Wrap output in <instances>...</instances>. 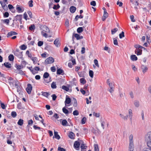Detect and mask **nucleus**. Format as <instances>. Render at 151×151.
<instances>
[{"label":"nucleus","mask_w":151,"mask_h":151,"mask_svg":"<svg viewBox=\"0 0 151 151\" xmlns=\"http://www.w3.org/2000/svg\"><path fill=\"white\" fill-rule=\"evenodd\" d=\"M145 140L148 147H151V131L147 133L145 136Z\"/></svg>","instance_id":"obj_1"},{"label":"nucleus","mask_w":151,"mask_h":151,"mask_svg":"<svg viewBox=\"0 0 151 151\" xmlns=\"http://www.w3.org/2000/svg\"><path fill=\"white\" fill-rule=\"evenodd\" d=\"M54 62V60L52 57H50L47 58L45 60V63L47 64H51L53 63Z\"/></svg>","instance_id":"obj_2"},{"label":"nucleus","mask_w":151,"mask_h":151,"mask_svg":"<svg viewBox=\"0 0 151 151\" xmlns=\"http://www.w3.org/2000/svg\"><path fill=\"white\" fill-rule=\"evenodd\" d=\"M32 87V85L29 83H28L27 85V87L26 88V91L28 94L31 93Z\"/></svg>","instance_id":"obj_3"},{"label":"nucleus","mask_w":151,"mask_h":151,"mask_svg":"<svg viewBox=\"0 0 151 151\" xmlns=\"http://www.w3.org/2000/svg\"><path fill=\"white\" fill-rule=\"evenodd\" d=\"M80 143L77 141L75 142L73 146L74 148H75L77 150H79L80 149Z\"/></svg>","instance_id":"obj_4"},{"label":"nucleus","mask_w":151,"mask_h":151,"mask_svg":"<svg viewBox=\"0 0 151 151\" xmlns=\"http://www.w3.org/2000/svg\"><path fill=\"white\" fill-rule=\"evenodd\" d=\"M109 16L108 13L106 12V10H104V14L102 17V20L103 21L105 20Z\"/></svg>","instance_id":"obj_5"},{"label":"nucleus","mask_w":151,"mask_h":151,"mask_svg":"<svg viewBox=\"0 0 151 151\" xmlns=\"http://www.w3.org/2000/svg\"><path fill=\"white\" fill-rule=\"evenodd\" d=\"M71 102V99L70 98L68 97V96L67 95L66 97L65 100V105L66 104H69Z\"/></svg>","instance_id":"obj_6"},{"label":"nucleus","mask_w":151,"mask_h":151,"mask_svg":"<svg viewBox=\"0 0 151 151\" xmlns=\"http://www.w3.org/2000/svg\"><path fill=\"white\" fill-rule=\"evenodd\" d=\"M22 16L21 15H17L14 18V19L16 20V22H17L18 20L19 22H21L22 23L21 20L22 19Z\"/></svg>","instance_id":"obj_7"},{"label":"nucleus","mask_w":151,"mask_h":151,"mask_svg":"<svg viewBox=\"0 0 151 151\" xmlns=\"http://www.w3.org/2000/svg\"><path fill=\"white\" fill-rule=\"evenodd\" d=\"M22 52H23L22 51L20 52H19V53L14 52V55L17 57L18 58H23L22 54Z\"/></svg>","instance_id":"obj_8"},{"label":"nucleus","mask_w":151,"mask_h":151,"mask_svg":"<svg viewBox=\"0 0 151 151\" xmlns=\"http://www.w3.org/2000/svg\"><path fill=\"white\" fill-rule=\"evenodd\" d=\"M17 33L16 32L12 31L8 33L7 35V37H9L10 36H12L13 35H17Z\"/></svg>","instance_id":"obj_9"},{"label":"nucleus","mask_w":151,"mask_h":151,"mask_svg":"<svg viewBox=\"0 0 151 151\" xmlns=\"http://www.w3.org/2000/svg\"><path fill=\"white\" fill-rule=\"evenodd\" d=\"M129 151H133L134 150V145L133 143H129Z\"/></svg>","instance_id":"obj_10"},{"label":"nucleus","mask_w":151,"mask_h":151,"mask_svg":"<svg viewBox=\"0 0 151 151\" xmlns=\"http://www.w3.org/2000/svg\"><path fill=\"white\" fill-rule=\"evenodd\" d=\"M0 3L3 9H8V7L6 5L5 3L4 2L1 1H0Z\"/></svg>","instance_id":"obj_11"},{"label":"nucleus","mask_w":151,"mask_h":151,"mask_svg":"<svg viewBox=\"0 0 151 151\" xmlns=\"http://www.w3.org/2000/svg\"><path fill=\"white\" fill-rule=\"evenodd\" d=\"M64 72L63 70L60 68H58L57 70V74L58 75H63V74H62Z\"/></svg>","instance_id":"obj_12"},{"label":"nucleus","mask_w":151,"mask_h":151,"mask_svg":"<svg viewBox=\"0 0 151 151\" xmlns=\"http://www.w3.org/2000/svg\"><path fill=\"white\" fill-rule=\"evenodd\" d=\"M129 119L131 121H132V111L131 109H129Z\"/></svg>","instance_id":"obj_13"},{"label":"nucleus","mask_w":151,"mask_h":151,"mask_svg":"<svg viewBox=\"0 0 151 151\" xmlns=\"http://www.w3.org/2000/svg\"><path fill=\"white\" fill-rule=\"evenodd\" d=\"M68 136L70 139H74L75 138V134L72 132H70L68 134Z\"/></svg>","instance_id":"obj_14"},{"label":"nucleus","mask_w":151,"mask_h":151,"mask_svg":"<svg viewBox=\"0 0 151 151\" xmlns=\"http://www.w3.org/2000/svg\"><path fill=\"white\" fill-rule=\"evenodd\" d=\"M54 44L57 47L60 46V44L59 42V40L58 39H56L54 42Z\"/></svg>","instance_id":"obj_15"},{"label":"nucleus","mask_w":151,"mask_h":151,"mask_svg":"<svg viewBox=\"0 0 151 151\" xmlns=\"http://www.w3.org/2000/svg\"><path fill=\"white\" fill-rule=\"evenodd\" d=\"M135 53L137 55H140L142 54V50L139 49H137L135 51Z\"/></svg>","instance_id":"obj_16"},{"label":"nucleus","mask_w":151,"mask_h":151,"mask_svg":"<svg viewBox=\"0 0 151 151\" xmlns=\"http://www.w3.org/2000/svg\"><path fill=\"white\" fill-rule=\"evenodd\" d=\"M54 136L55 137L58 139H59L60 138V136L58 134V132L55 131L54 132Z\"/></svg>","instance_id":"obj_17"},{"label":"nucleus","mask_w":151,"mask_h":151,"mask_svg":"<svg viewBox=\"0 0 151 151\" xmlns=\"http://www.w3.org/2000/svg\"><path fill=\"white\" fill-rule=\"evenodd\" d=\"M131 59L133 61H136L137 60V58L135 55H133L130 56Z\"/></svg>","instance_id":"obj_18"},{"label":"nucleus","mask_w":151,"mask_h":151,"mask_svg":"<svg viewBox=\"0 0 151 151\" xmlns=\"http://www.w3.org/2000/svg\"><path fill=\"white\" fill-rule=\"evenodd\" d=\"M41 93L42 96L47 98L50 95V93L47 92L42 91Z\"/></svg>","instance_id":"obj_19"},{"label":"nucleus","mask_w":151,"mask_h":151,"mask_svg":"<svg viewBox=\"0 0 151 151\" xmlns=\"http://www.w3.org/2000/svg\"><path fill=\"white\" fill-rule=\"evenodd\" d=\"M3 65L6 68H10L11 67V65L9 62L4 63Z\"/></svg>","instance_id":"obj_20"},{"label":"nucleus","mask_w":151,"mask_h":151,"mask_svg":"<svg viewBox=\"0 0 151 151\" xmlns=\"http://www.w3.org/2000/svg\"><path fill=\"white\" fill-rule=\"evenodd\" d=\"M63 112L66 114H68L69 113V111L66 109L65 106L63 107L62 109Z\"/></svg>","instance_id":"obj_21"},{"label":"nucleus","mask_w":151,"mask_h":151,"mask_svg":"<svg viewBox=\"0 0 151 151\" xmlns=\"http://www.w3.org/2000/svg\"><path fill=\"white\" fill-rule=\"evenodd\" d=\"M61 124L63 126H69L68 124V123L67 120L65 119L63 120L62 121Z\"/></svg>","instance_id":"obj_22"},{"label":"nucleus","mask_w":151,"mask_h":151,"mask_svg":"<svg viewBox=\"0 0 151 151\" xmlns=\"http://www.w3.org/2000/svg\"><path fill=\"white\" fill-rule=\"evenodd\" d=\"M30 59L33 61V63L35 64L37 61V58L36 57H32Z\"/></svg>","instance_id":"obj_23"},{"label":"nucleus","mask_w":151,"mask_h":151,"mask_svg":"<svg viewBox=\"0 0 151 151\" xmlns=\"http://www.w3.org/2000/svg\"><path fill=\"white\" fill-rule=\"evenodd\" d=\"M13 23H12V25H11V26L12 27H14V25H16L17 26H19V23L18 22H16V20H15V19H14L13 20Z\"/></svg>","instance_id":"obj_24"},{"label":"nucleus","mask_w":151,"mask_h":151,"mask_svg":"<svg viewBox=\"0 0 151 151\" xmlns=\"http://www.w3.org/2000/svg\"><path fill=\"white\" fill-rule=\"evenodd\" d=\"M51 87L53 89L56 88L57 87L56 82H53L51 84Z\"/></svg>","instance_id":"obj_25"},{"label":"nucleus","mask_w":151,"mask_h":151,"mask_svg":"<svg viewBox=\"0 0 151 151\" xmlns=\"http://www.w3.org/2000/svg\"><path fill=\"white\" fill-rule=\"evenodd\" d=\"M23 120L21 119H20L17 122V124L20 126H22L23 124Z\"/></svg>","instance_id":"obj_26"},{"label":"nucleus","mask_w":151,"mask_h":151,"mask_svg":"<svg viewBox=\"0 0 151 151\" xmlns=\"http://www.w3.org/2000/svg\"><path fill=\"white\" fill-rule=\"evenodd\" d=\"M87 147V146L86 145L83 146V145H82L81 146V151H86V149Z\"/></svg>","instance_id":"obj_27"},{"label":"nucleus","mask_w":151,"mask_h":151,"mask_svg":"<svg viewBox=\"0 0 151 151\" xmlns=\"http://www.w3.org/2000/svg\"><path fill=\"white\" fill-rule=\"evenodd\" d=\"M134 104L135 106L137 107H138L139 106V101L137 100H136L134 101Z\"/></svg>","instance_id":"obj_28"},{"label":"nucleus","mask_w":151,"mask_h":151,"mask_svg":"<svg viewBox=\"0 0 151 151\" xmlns=\"http://www.w3.org/2000/svg\"><path fill=\"white\" fill-rule=\"evenodd\" d=\"M14 56L12 54L8 56L9 60L10 61H12L14 60Z\"/></svg>","instance_id":"obj_29"},{"label":"nucleus","mask_w":151,"mask_h":151,"mask_svg":"<svg viewBox=\"0 0 151 151\" xmlns=\"http://www.w3.org/2000/svg\"><path fill=\"white\" fill-rule=\"evenodd\" d=\"M80 81L81 83L83 85L85 84L86 82V80L83 78H81Z\"/></svg>","instance_id":"obj_30"},{"label":"nucleus","mask_w":151,"mask_h":151,"mask_svg":"<svg viewBox=\"0 0 151 151\" xmlns=\"http://www.w3.org/2000/svg\"><path fill=\"white\" fill-rule=\"evenodd\" d=\"M29 29L31 31L34 30L35 29V26L34 24H31L29 28Z\"/></svg>","instance_id":"obj_31"},{"label":"nucleus","mask_w":151,"mask_h":151,"mask_svg":"<svg viewBox=\"0 0 151 151\" xmlns=\"http://www.w3.org/2000/svg\"><path fill=\"white\" fill-rule=\"evenodd\" d=\"M62 88L66 91H68L69 90V88L67 86L63 85L62 87Z\"/></svg>","instance_id":"obj_32"},{"label":"nucleus","mask_w":151,"mask_h":151,"mask_svg":"<svg viewBox=\"0 0 151 151\" xmlns=\"http://www.w3.org/2000/svg\"><path fill=\"white\" fill-rule=\"evenodd\" d=\"M73 101H74V103L73 104V106L74 107H76L78 105V103L77 100L76 98H74L73 99Z\"/></svg>","instance_id":"obj_33"},{"label":"nucleus","mask_w":151,"mask_h":151,"mask_svg":"<svg viewBox=\"0 0 151 151\" xmlns=\"http://www.w3.org/2000/svg\"><path fill=\"white\" fill-rule=\"evenodd\" d=\"M15 72L18 74L23 75L24 73L23 71L21 69L17 70H15Z\"/></svg>","instance_id":"obj_34"},{"label":"nucleus","mask_w":151,"mask_h":151,"mask_svg":"<svg viewBox=\"0 0 151 151\" xmlns=\"http://www.w3.org/2000/svg\"><path fill=\"white\" fill-rule=\"evenodd\" d=\"M33 127L35 129H38L40 130L41 131H42V132L43 131V129L42 128L40 127H38L37 125H34L33 126Z\"/></svg>","instance_id":"obj_35"},{"label":"nucleus","mask_w":151,"mask_h":151,"mask_svg":"<svg viewBox=\"0 0 151 151\" xmlns=\"http://www.w3.org/2000/svg\"><path fill=\"white\" fill-rule=\"evenodd\" d=\"M19 47L21 50H24L27 48V46L23 44L22 45Z\"/></svg>","instance_id":"obj_36"},{"label":"nucleus","mask_w":151,"mask_h":151,"mask_svg":"<svg viewBox=\"0 0 151 151\" xmlns=\"http://www.w3.org/2000/svg\"><path fill=\"white\" fill-rule=\"evenodd\" d=\"M60 7V6L59 4H57V5L53 4V6L52 7L53 9H58Z\"/></svg>","instance_id":"obj_37"},{"label":"nucleus","mask_w":151,"mask_h":151,"mask_svg":"<svg viewBox=\"0 0 151 151\" xmlns=\"http://www.w3.org/2000/svg\"><path fill=\"white\" fill-rule=\"evenodd\" d=\"M15 67L17 70L21 69V68H23L24 66L22 65H17V64H16Z\"/></svg>","instance_id":"obj_38"},{"label":"nucleus","mask_w":151,"mask_h":151,"mask_svg":"<svg viewBox=\"0 0 151 151\" xmlns=\"http://www.w3.org/2000/svg\"><path fill=\"white\" fill-rule=\"evenodd\" d=\"M83 31V27H79L77 29V31L78 33H81Z\"/></svg>","instance_id":"obj_39"},{"label":"nucleus","mask_w":151,"mask_h":151,"mask_svg":"<svg viewBox=\"0 0 151 151\" xmlns=\"http://www.w3.org/2000/svg\"><path fill=\"white\" fill-rule=\"evenodd\" d=\"M49 76V73L47 72H45L43 75V78H47Z\"/></svg>","instance_id":"obj_40"},{"label":"nucleus","mask_w":151,"mask_h":151,"mask_svg":"<svg viewBox=\"0 0 151 151\" xmlns=\"http://www.w3.org/2000/svg\"><path fill=\"white\" fill-rule=\"evenodd\" d=\"M86 121V119L85 117H83L81 121V123L82 124H83L85 123Z\"/></svg>","instance_id":"obj_41"},{"label":"nucleus","mask_w":151,"mask_h":151,"mask_svg":"<svg viewBox=\"0 0 151 151\" xmlns=\"http://www.w3.org/2000/svg\"><path fill=\"white\" fill-rule=\"evenodd\" d=\"M89 74L91 78H93V72L92 70H90L89 72Z\"/></svg>","instance_id":"obj_42"},{"label":"nucleus","mask_w":151,"mask_h":151,"mask_svg":"<svg viewBox=\"0 0 151 151\" xmlns=\"http://www.w3.org/2000/svg\"><path fill=\"white\" fill-rule=\"evenodd\" d=\"M11 116L13 118H15L17 115V113L16 112L13 111L11 112Z\"/></svg>","instance_id":"obj_43"},{"label":"nucleus","mask_w":151,"mask_h":151,"mask_svg":"<svg viewBox=\"0 0 151 151\" xmlns=\"http://www.w3.org/2000/svg\"><path fill=\"white\" fill-rule=\"evenodd\" d=\"M94 150L95 151H99V148L98 145L97 144H95L94 145Z\"/></svg>","instance_id":"obj_44"},{"label":"nucleus","mask_w":151,"mask_h":151,"mask_svg":"<svg viewBox=\"0 0 151 151\" xmlns=\"http://www.w3.org/2000/svg\"><path fill=\"white\" fill-rule=\"evenodd\" d=\"M70 57L71 58V60L73 63V65H76V63L75 59H73V57L71 56H70Z\"/></svg>","instance_id":"obj_45"},{"label":"nucleus","mask_w":151,"mask_h":151,"mask_svg":"<svg viewBox=\"0 0 151 151\" xmlns=\"http://www.w3.org/2000/svg\"><path fill=\"white\" fill-rule=\"evenodd\" d=\"M129 143H133V136L132 134H131L130 135L129 137Z\"/></svg>","instance_id":"obj_46"},{"label":"nucleus","mask_w":151,"mask_h":151,"mask_svg":"<svg viewBox=\"0 0 151 151\" xmlns=\"http://www.w3.org/2000/svg\"><path fill=\"white\" fill-rule=\"evenodd\" d=\"M3 22L4 23L6 24L7 25H8L9 24V19H6L4 20H2Z\"/></svg>","instance_id":"obj_47"},{"label":"nucleus","mask_w":151,"mask_h":151,"mask_svg":"<svg viewBox=\"0 0 151 151\" xmlns=\"http://www.w3.org/2000/svg\"><path fill=\"white\" fill-rule=\"evenodd\" d=\"M118 30V29L117 28H115L111 30V34L112 35L114 34V33H116V32H117Z\"/></svg>","instance_id":"obj_48"},{"label":"nucleus","mask_w":151,"mask_h":151,"mask_svg":"<svg viewBox=\"0 0 151 151\" xmlns=\"http://www.w3.org/2000/svg\"><path fill=\"white\" fill-rule=\"evenodd\" d=\"M119 38H122L123 37H124V32L123 31H122L121 33L119 34Z\"/></svg>","instance_id":"obj_49"},{"label":"nucleus","mask_w":151,"mask_h":151,"mask_svg":"<svg viewBox=\"0 0 151 151\" xmlns=\"http://www.w3.org/2000/svg\"><path fill=\"white\" fill-rule=\"evenodd\" d=\"M69 9V6L68 4L64 5L63 6V9Z\"/></svg>","instance_id":"obj_50"},{"label":"nucleus","mask_w":151,"mask_h":151,"mask_svg":"<svg viewBox=\"0 0 151 151\" xmlns=\"http://www.w3.org/2000/svg\"><path fill=\"white\" fill-rule=\"evenodd\" d=\"M33 123V121L32 119H30L28 121V125L27 126L28 127L29 125H32Z\"/></svg>","instance_id":"obj_51"},{"label":"nucleus","mask_w":151,"mask_h":151,"mask_svg":"<svg viewBox=\"0 0 151 151\" xmlns=\"http://www.w3.org/2000/svg\"><path fill=\"white\" fill-rule=\"evenodd\" d=\"M17 108L19 109H21L22 108V106L21 102H19L17 104Z\"/></svg>","instance_id":"obj_52"},{"label":"nucleus","mask_w":151,"mask_h":151,"mask_svg":"<svg viewBox=\"0 0 151 151\" xmlns=\"http://www.w3.org/2000/svg\"><path fill=\"white\" fill-rule=\"evenodd\" d=\"M75 37L76 38L77 40H79L80 35L78 34H73Z\"/></svg>","instance_id":"obj_53"},{"label":"nucleus","mask_w":151,"mask_h":151,"mask_svg":"<svg viewBox=\"0 0 151 151\" xmlns=\"http://www.w3.org/2000/svg\"><path fill=\"white\" fill-rule=\"evenodd\" d=\"M79 113L78 110H75L73 111V114L74 116H77Z\"/></svg>","instance_id":"obj_54"},{"label":"nucleus","mask_w":151,"mask_h":151,"mask_svg":"<svg viewBox=\"0 0 151 151\" xmlns=\"http://www.w3.org/2000/svg\"><path fill=\"white\" fill-rule=\"evenodd\" d=\"M148 68L146 66H145L143 69H142V72L143 73H145L147 70Z\"/></svg>","instance_id":"obj_55"},{"label":"nucleus","mask_w":151,"mask_h":151,"mask_svg":"<svg viewBox=\"0 0 151 151\" xmlns=\"http://www.w3.org/2000/svg\"><path fill=\"white\" fill-rule=\"evenodd\" d=\"M58 151H66V150L63 148L59 147L58 148Z\"/></svg>","instance_id":"obj_56"},{"label":"nucleus","mask_w":151,"mask_h":151,"mask_svg":"<svg viewBox=\"0 0 151 151\" xmlns=\"http://www.w3.org/2000/svg\"><path fill=\"white\" fill-rule=\"evenodd\" d=\"M0 104L1 106L3 109H5L6 106L5 105L4 103H1V101H0Z\"/></svg>","instance_id":"obj_57"},{"label":"nucleus","mask_w":151,"mask_h":151,"mask_svg":"<svg viewBox=\"0 0 151 151\" xmlns=\"http://www.w3.org/2000/svg\"><path fill=\"white\" fill-rule=\"evenodd\" d=\"M43 41H39L38 42L37 45H38V46H39V47H40V46H42L43 45Z\"/></svg>","instance_id":"obj_58"},{"label":"nucleus","mask_w":151,"mask_h":151,"mask_svg":"<svg viewBox=\"0 0 151 151\" xmlns=\"http://www.w3.org/2000/svg\"><path fill=\"white\" fill-rule=\"evenodd\" d=\"M27 13L29 15L30 18H32V12L31 11H28L27 12Z\"/></svg>","instance_id":"obj_59"},{"label":"nucleus","mask_w":151,"mask_h":151,"mask_svg":"<svg viewBox=\"0 0 151 151\" xmlns=\"http://www.w3.org/2000/svg\"><path fill=\"white\" fill-rule=\"evenodd\" d=\"M33 1L32 0H30L28 2V4L29 6L30 7H32L33 6L32 4Z\"/></svg>","instance_id":"obj_60"},{"label":"nucleus","mask_w":151,"mask_h":151,"mask_svg":"<svg viewBox=\"0 0 151 151\" xmlns=\"http://www.w3.org/2000/svg\"><path fill=\"white\" fill-rule=\"evenodd\" d=\"M41 34L43 36L47 38L48 37L47 34L46 33H44L43 31L41 32Z\"/></svg>","instance_id":"obj_61"},{"label":"nucleus","mask_w":151,"mask_h":151,"mask_svg":"<svg viewBox=\"0 0 151 151\" xmlns=\"http://www.w3.org/2000/svg\"><path fill=\"white\" fill-rule=\"evenodd\" d=\"M9 13L7 12H6L4 14V17H7L9 16Z\"/></svg>","instance_id":"obj_62"},{"label":"nucleus","mask_w":151,"mask_h":151,"mask_svg":"<svg viewBox=\"0 0 151 151\" xmlns=\"http://www.w3.org/2000/svg\"><path fill=\"white\" fill-rule=\"evenodd\" d=\"M94 63L95 65L98 67H99V65L98 64V61L96 59H95L94 60Z\"/></svg>","instance_id":"obj_63"},{"label":"nucleus","mask_w":151,"mask_h":151,"mask_svg":"<svg viewBox=\"0 0 151 151\" xmlns=\"http://www.w3.org/2000/svg\"><path fill=\"white\" fill-rule=\"evenodd\" d=\"M91 5L93 6H95L96 5V2L95 1H93L90 3Z\"/></svg>","instance_id":"obj_64"}]
</instances>
